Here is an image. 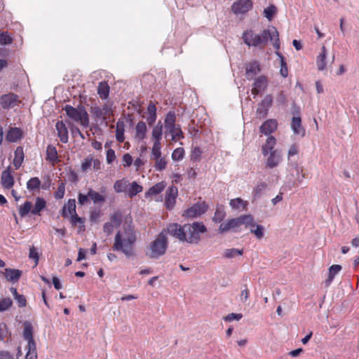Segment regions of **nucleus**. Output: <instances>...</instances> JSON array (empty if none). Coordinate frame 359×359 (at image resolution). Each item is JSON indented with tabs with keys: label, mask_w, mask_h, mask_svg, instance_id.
<instances>
[{
	"label": "nucleus",
	"mask_w": 359,
	"mask_h": 359,
	"mask_svg": "<svg viewBox=\"0 0 359 359\" xmlns=\"http://www.w3.org/2000/svg\"><path fill=\"white\" fill-rule=\"evenodd\" d=\"M242 39L248 46L263 48L270 40L276 50L280 49L279 33L273 26L264 29L261 34H256L253 30L248 29L243 33Z\"/></svg>",
	"instance_id": "f257e3e1"
},
{
	"label": "nucleus",
	"mask_w": 359,
	"mask_h": 359,
	"mask_svg": "<svg viewBox=\"0 0 359 359\" xmlns=\"http://www.w3.org/2000/svg\"><path fill=\"white\" fill-rule=\"evenodd\" d=\"M137 240L136 232L133 227L128 226L123 231H118L114 238L112 249L122 252L127 257L134 255V245Z\"/></svg>",
	"instance_id": "f03ea898"
},
{
	"label": "nucleus",
	"mask_w": 359,
	"mask_h": 359,
	"mask_svg": "<svg viewBox=\"0 0 359 359\" xmlns=\"http://www.w3.org/2000/svg\"><path fill=\"white\" fill-rule=\"evenodd\" d=\"M176 114L173 111H168L164 119L165 137L171 136V141L177 142L184 138V133L179 124H176Z\"/></svg>",
	"instance_id": "7ed1b4c3"
},
{
	"label": "nucleus",
	"mask_w": 359,
	"mask_h": 359,
	"mask_svg": "<svg viewBox=\"0 0 359 359\" xmlns=\"http://www.w3.org/2000/svg\"><path fill=\"white\" fill-rule=\"evenodd\" d=\"M207 231L206 226L203 222H195L193 224L184 225V242L190 244H198L201 241V233Z\"/></svg>",
	"instance_id": "20e7f679"
},
{
	"label": "nucleus",
	"mask_w": 359,
	"mask_h": 359,
	"mask_svg": "<svg viewBox=\"0 0 359 359\" xmlns=\"http://www.w3.org/2000/svg\"><path fill=\"white\" fill-rule=\"evenodd\" d=\"M168 238L165 231H161L151 242L149 247L147 255L151 258H158L165 253L168 248Z\"/></svg>",
	"instance_id": "39448f33"
},
{
	"label": "nucleus",
	"mask_w": 359,
	"mask_h": 359,
	"mask_svg": "<svg viewBox=\"0 0 359 359\" xmlns=\"http://www.w3.org/2000/svg\"><path fill=\"white\" fill-rule=\"evenodd\" d=\"M63 110L65 111L67 116L72 119L74 121L79 122L81 125L84 128H87L88 126V114L83 106L75 108L71 105L67 104L63 108Z\"/></svg>",
	"instance_id": "423d86ee"
},
{
	"label": "nucleus",
	"mask_w": 359,
	"mask_h": 359,
	"mask_svg": "<svg viewBox=\"0 0 359 359\" xmlns=\"http://www.w3.org/2000/svg\"><path fill=\"white\" fill-rule=\"evenodd\" d=\"M23 338L27 341V351L25 359H37L36 346L33 337V327L31 323L25 322Z\"/></svg>",
	"instance_id": "0eeeda50"
},
{
	"label": "nucleus",
	"mask_w": 359,
	"mask_h": 359,
	"mask_svg": "<svg viewBox=\"0 0 359 359\" xmlns=\"http://www.w3.org/2000/svg\"><path fill=\"white\" fill-rule=\"evenodd\" d=\"M248 219H249L248 215H244L237 218L228 219L225 222L220 224L218 229V232L221 234L224 233L229 231L238 232L239 231V228L242 225H245V223H248Z\"/></svg>",
	"instance_id": "6e6552de"
},
{
	"label": "nucleus",
	"mask_w": 359,
	"mask_h": 359,
	"mask_svg": "<svg viewBox=\"0 0 359 359\" xmlns=\"http://www.w3.org/2000/svg\"><path fill=\"white\" fill-rule=\"evenodd\" d=\"M294 116L291 121V128L295 135L304 137L306 133L304 128L302 125V119L300 117V110L297 106H294Z\"/></svg>",
	"instance_id": "1a4fd4ad"
},
{
	"label": "nucleus",
	"mask_w": 359,
	"mask_h": 359,
	"mask_svg": "<svg viewBox=\"0 0 359 359\" xmlns=\"http://www.w3.org/2000/svg\"><path fill=\"white\" fill-rule=\"evenodd\" d=\"M208 208V205L205 202H198L187 209L182 214V216L187 218H194L205 213Z\"/></svg>",
	"instance_id": "9d476101"
},
{
	"label": "nucleus",
	"mask_w": 359,
	"mask_h": 359,
	"mask_svg": "<svg viewBox=\"0 0 359 359\" xmlns=\"http://www.w3.org/2000/svg\"><path fill=\"white\" fill-rule=\"evenodd\" d=\"M21 103L19 95L13 93L2 95L0 97V105L4 109L13 108Z\"/></svg>",
	"instance_id": "9b49d317"
},
{
	"label": "nucleus",
	"mask_w": 359,
	"mask_h": 359,
	"mask_svg": "<svg viewBox=\"0 0 359 359\" xmlns=\"http://www.w3.org/2000/svg\"><path fill=\"white\" fill-rule=\"evenodd\" d=\"M161 231H165V236L167 234H170L181 242H184V239H185L184 225L181 226L177 223H171L168 224L167 228L165 229H163Z\"/></svg>",
	"instance_id": "f8f14e48"
},
{
	"label": "nucleus",
	"mask_w": 359,
	"mask_h": 359,
	"mask_svg": "<svg viewBox=\"0 0 359 359\" xmlns=\"http://www.w3.org/2000/svg\"><path fill=\"white\" fill-rule=\"evenodd\" d=\"M248 215L249 219H248V223L245 224V228L249 229L250 233H253L257 239H262L264 236V227L261 224H256L251 215Z\"/></svg>",
	"instance_id": "ddd939ff"
},
{
	"label": "nucleus",
	"mask_w": 359,
	"mask_h": 359,
	"mask_svg": "<svg viewBox=\"0 0 359 359\" xmlns=\"http://www.w3.org/2000/svg\"><path fill=\"white\" fill-rule=\"evenodd\" d=\"M252 6V0H238L233 3L231 11L236 15L244 14L251 10Z\"/></svg>",
	"instance_id": "4468645a"
},
{
	"label": "nucleus",
	"mask_w": 359,
	"mask_h": 359,
	"mask_svg": "<svg viewBox=\"0 0 359 359\" xmlns=\"http://www.w3.org/2000/svg\"><path fill=\"white\" fill-rule=\"evenodd\" d=\"M178 195V189L175 186L168 187L165 192V205L167 209L171 210L176 203V198Z\"/></svg>",
	"instance_id": "2eb2a0df"
},
{
	"label": "nucleus",
	"mask_w": 359,
	"mask_h": 359,
	"mask_svg": "<svg viewBox=\"0 0 359 359\" xmlns=\"http://www.w3.org/2000/svg\"><path fill=\"white\" fill-rule=\"evenodd\" d=\"M268 86V79L266 76H259L255 79L252 88V94L257 95L262 91H264Z\"/></svg>",
	"instance_id": "dca6fc26"
},
{
	"label": "nucleus",
	"mask_w": 359,
	"mask_h": 359,
	"mask_svg": "<svg viewBox=\"0 0 359 359\" xmlns=\"http://www.w3.org/2000/svg\"><path fill=\"white\" fill-rule=\"evenodd\" d=\"M76 208L75 199L69 198L61 210V216L65 218L69 215L70 217H73V215L76 214Z\"/></svg>",
	"instance_id": "f3484780"
},
{
	"label": "nucleus",
	"mask_w": 359,
	"mask_h": 359,
	"mask_svg": "<svg viewBox=\"0 0 359 359\" xmlns=\"http://www.w3.org/2000/svg\"><path fill=\"white\" fill-rule=\"evenodd\" d=\"M278 127V123L276 119H268L262 123L259 128L260 133L268 135L275 132Z\"/></svg>",
	"instance_id": "a211bd4d"
},
{
	"label": "nucleus",
	"mask_w": 359,
	"mask_h": 359,
	"mask_svg": "<svg viewBox=\"0 0 359 359\" xmlns=\"http://www.w3.org/2000/svg\"><path fill=\"white\" fill-rule=\"evenodd\" d=\"M261 71L260 65L257 61H253L246 65L245 77L248 80H252L256 74Z\"/></svg>",
	"instance_id": "6ab92c4d"
},
{
	"label": "nucleus",
	"mask_w": 359,
	"mask_h": 359,
	"mask_svg": "<svg viewBox=\"0 0 359 359\" xmlns=\"http://www.w3.org/2000/svg\"><path fill=\"white\" fill-rule=\"evenodd\" d=\"M1 182L3 187L11 189L14 184V177L11 172V167L4 170L1 173Z\"/></svg>",
	"instance_id": "aec40b11"
},
{
	"label": "nucleus",
	"mask_w": 359,
	"mask_h": 359,
	"mask_svg": "<svg viewBox=\"0 0 359 359\" xmlns=\"http://www.w3.org/2000/svg\"><path fill=\"white\" fill-rule=\"evenodd\" d=\"M57 135L62 143H67L69 140L68 130L63 121H57L55 126Z\"/></svg>",
	"instance_id": "412c9836"
},
{
	"label": "nucleus",
	"mask_w": 359,
	"mask_h": 359,
	"mask_svg": "<svg viewBox=\"0 0 359 359\" xmlns=\"http://www.w3.org/2000/svg\"><path fill=\"white\" fill-rule=\"evenodd\" d=\"M163 128V123L161 121H158L153 128L151 131V139L154 141V143L161 144Z\"/></svg>",
	"instance_id": "4be33fe9"
},
{
	"label": "nucleus",
	"mask_w": 359,
	"mask_h": 359,
	"mask_svg": "<svg viewBox=\"0 0 359 359\" xmlns=\"http://www.w3.org/2000/svg\"><path fill=\"white\" fill-rule=\"evenodd\" d=\"M156 110V104L150 102L147 109V113L148 114L147 121L149 126H152L156 122L157 118Z\"/></svg>",
	"instance_id": "5701e85b"
},
{
	"label": "nucleus",
	"mask_w": 359,
	"mask_h": 359,
	"mask_svg": "<svg viewBox=\"0 0 359 359\" xmlns=\"http://www.w3.org/2000/svg\"><path fill=\"white\" fill-rule=\"evenodd\" d=\"M147 127L144 121H139L135 126V138L142 141L146 138Z\"/></svg>",
	"instance_id": "b1692460"
},
{
	"label": "nucleus",
	"mask_w": 359,
	"mask_h": 359,
	"mask_svg": "<svg viewBox=\"0 0 359 359\" xmlns=\"http://www.w3.org/2000/svg\"><path fill=\"white\" fill-rule=\"evenodd\" d=\"M280 159L281 156L280 154L277 151H272L269 154V156L266 160V167L269 168H273L276 167L279 164Z\"/></svg>",
	"instance_id": "393cba45"
},
{
	"label": "nucleus",
	"mask_w": 359,
	"mask_h": 359,
	"mask_svg": "<svg viewBox=\"0 0 359 359\" xmlns=\"http://www.w3.org/2000/svg\"><path fill=\"white\" fill-rule=\"evenodd\" d=\"M46 160L50 162L53 165L58 161V154L55 147L50 144L47 147Z\"/></svg>",
	"instance_id": "a878e982"
},
{
	"label": "nucleus",
	"mask_w": 359,
	"mask_h": 359,
	"mask_svg": "<svg viewBox=\"0 0 359 359\" xmlns=\"http://www.w3.org/2000/svg\"><path fill=\"white\" fill-rule=\"evenodd\" d=\"M24 151L22 147H18L14 152V158L13 161V164L15 169H18L23 163L24 161Z\"/></svg>",
	"instance_id": "bb28decb"
},
{
	"label": "nucleus",
	"mask_w": 359,
	"mask_h": 359,
	"mask_svg": "<svg viewBox=\"0 0 359 359\" xmlns=\"http://www.w3.org/2000/svg\"><path fill=\"white\" fill-rule=\"evenodd\" d=\"M22 137V131L18 128H11L6 136V139L8 142H15L19 140Z\"/></svg>",
	"instance_id": "cd10ccee"
},
{
	"label": "nucleus",
	"mask_w": 359,
	"mask_h": 359,
	"mask_svg": "<svg viewBox=\"0 0 359 359\" xmlns=\"http://www.w3.org/2000/svg\"><path fill=\"white\" fill-rule=\"evenodd\" d=\"M46 207V201L44 198L37 197L36 198L35 204L32 210V215H40L41 212Z\"/></svg>",
	"instance_id": "c85d7f7f"
},
{
	"label": "nucleus",
	"mask_w": 359,
	"mask_h": 359,
	"mask_svg": "<svg viewBox=\"0 0 359 359\" xmlns=\"http://www.w3.org/2000/svg\"><path fill=\"white\" fill-rule=\"evenodd\" d=\"M276 143V140L273 136H269L266 141V143L262 146V151L264 156H266L269 153H271L272 151H276L273 149Z\"/></svg>",
	"instance_id": "c756f323"
},
{
	"label": "nucleus",
	"mask_w": 359,
	"mask_h": 359,
	"mask_svg": "<svg viewBox=\"0 0 359 359\" xmlns=\"http://www.w3.org/2000/svg\"><path fill=\"white\" fill-rule=\"evenodd\" d=\"M124 131H125L124 121L118 119L116 124V139L120 143H122L124 142V140H125Z\"/></svg>",
	"instance_id": "7c9ffc66"
},
{
	"label": "nucleus",
	"mask_w": 359,
	"mask_h": 359,
	"mask_svg": "<svg viewBox=\"0 0 359 359\" xmlns=\"http://www.w3.org/2000/svg\"><path fill=\"white\" fill-rule=\"evenodd\" d=\"M70 222L73 226H77L79 233L85 231V218L75 214L73 217H70Z\"/></svg>",
	"instance_id": "2f4dec72"
},
{
	"label": "nucleus",
	"mask_w": 359,
	"mask_h": 359,
	"mask_svg": "<svg viewBox=\"0 0 359 359\" xmlns=\"http://www.w3.org/2000/svg\"><path fill=\"white\" fill-rule=\"evenodd\" d=\"M22 275V271L19 269H6L5 270V276L8 281L17 282Z\"/></svg>",
	"instance_id": "473e14b6"
},
{
	"label": "nucleus",
	"mask_w": 359,
	"mask_h": 359,
	"mask_svg": "<svg viewBox=\"0 0 359 359\" xmlns=\"http://www.w3.org/2000/svg\"><path fill=\"white\" fill-rule=\"evenodd\" d=\"M88 196L94 204L103 203L106 200L104 195L95 191L91 188L88 189Z\"/></svg>",
	"instance_id": "72a5a7b5"
},
{
	"label": "nucleus",
	"mask_w": 359,
	"mask_h": 359,
	"mask_svg": "<svg viewBox=\"0 0 359 359\" xmlns=\"http://www.w3.org/2000/svg\"><path fill=\"white\" fill-rule=\"evenodd\" d=\"M326 55L327 51L325 46L322 47L321 53L317 57L316 65L319 71H323L326 68Z\"/></svg>",
	"instance_id": "f704fd0d"
},
{
	"label": "nucleus",
	"mask_w": 359,
	"mask_h": 359,
	"mask_svg": "<svg viewBox=\"0 0 359 359\" xmlns=\"http://www.w3.org/2000/svg\"><path fill=\"white\" fill-rule=\"evenodd\" d=\"M165 186L166 184L165 182L162 181L161 182H158L149 189V190L146 193V196L157 195L164 190Z\"/></svg>",
	"instance_id": "c9c22d12"
},
{
	"label": "nucleus",
	"mask_w": 359,
	"mask_h": 359,
	"mask_svg": "<svg viewBox=\"0 0 359 359\" xmlns=\"http://www.w3.org/2000/svg\"><path fill=\"white\" fill-rule=\"evenodd\" d=\"M109 86L106 81L100 82L97 87V94L102 100L107 99L109 96Z\"/></svg>",
	"instance_id": "e433bc0d"
},
{
	"label": "nucleus",
	"mask_w": 359,
	"mask_h": 359,
	"mask_svg": "<svg viewBox=\"0 0 359 359\" xmlns=\"http://www.w3.org/2000/svg\"><path fill=\"white\" fill-rule=\"evenodd\" d=\"M19 215L21 217H26L29 213L32 214V203L27 201L22 205H20L18 208Z\"/></svg>",
	"instance_id": "4c0bfd02"
},
{
	"label": "nucleus",
	"mask_w": 359,
	"mask_h": 359,
	"mask_svg": "<svg viewBox=\"0 0 359 359\" xmlns=\"http://www.w3.org/2000/svg\"><path fill=\"white\" fill-rule=\"evenodd\" d=\"M229 205L233 209L242 208L243 210H245L248 205V202L243 201L241 198H236L231 199L229 202Z\"/></svg>",
	"instance_id": "58836bf2"
},
{
	"label": "nucleus",
	"mask_w": 359,
	"mask_h": 359,
	"mask_svg": "<svg viewBox=\"0 0 359 359\" xmlns=\"http://www.w3.org/2000/svg\"><path fill=\"white\" fill-rule=\"evenodd\" d=\"M276 55L278 56L280 59V74L281 76L284 78L287 76L288 74V69L287 67V62L284 57V56L279 53L278 50L276 52Z\"/></svg>",
	"instance_id": "ea45409f"
},
{
	"label": "nucleus",
	"mask_w": 359,
	"mask_h": 359,
	"mask_svg": "<svg viewBox=\"0 0 359 359\" xmlns=\"http://www.w3.org/2000/svg\"><path fill=\"white\" fill-rule=\"evenodd\" d=\"M226 212L222 206L217 205L212 217V221L215 223H220L225 217Z\"/></svg>",
	"instance_id": "a19ab883"
},
{
	"label": "nucleus",
	"mask_w": 359,
	"mask_h": 359,
	"mask_svg": "<svg viewBox=\"0 0 359 359\" xmlns=\"http://www.w3.org/2000/svg\"><path fill=\"white\" fill-rule=\"evenodd\" d=\"M142 187L140 184H138L136 182H133L130 184V188L128 191V196L130 198H133L135 196H136L137 194L142 191Z\"/></svg>",
	"instance_id": "79ce46f5"
},
{
	"label": "nucleus",
	"mask_w": 359,
	"mask_h": 359,
	"mask_svg": "<svg viewBox=\"0 0 359 359\" xmlns=\"http://www.w3.org/2000/svg\"><path fill=\"white\" fill-rule=\"evenodd\" d=\"M266 187H267V184L266 182H258L252 191V195H253L254 198H259L262 196V194H263V192L264 191V190L266 189Z\"/></svg>",
	"instance_id": "37998d69"
},
{
	"label": "nucleus",
	"mask_w": 359,
	"mask_h": 359,
	"mask_svg": "<svg viewBox=\"0 0 359 359\" xmlns=\"http://www.w3.org/2000/svg\"><path fill=\"white\" fill-rule=\"evenodd\" d=\"M341 270V266L339 264H333L329 268L328 278L326 280L327 283H330L335 275Z\"/></svg>",
	"instance_id": "c03bdc74"
},
{
	"label": "nucleus",
	"mask_w": 359,
	"mask_h": 359,
	"mask_svg": "<svg viewBox=\"0 0 359 359\" xmlns=\"http://www.w3.org/2000/svg\"><path fill=\"white\" fill-rule=\"evenodd\" d=\"M128 181L125 179L116 180L114 184V189L116 193H121L126 191Z\"/></svg>",
	"instance_id": "a18cd8bd"
},
{
	"label": "nucleus",
	"mask_w": 359,
	"mask_h": 359,
	"mask_svg": "<svg viewBox=\"0 0 359 359\" xmlns=\"http://www.w3.org/2000/svg\"><path fill=\"white\" fill-rule=\"evenodd\" d=\"M40 185H41V181L38 177H32L27 182V188L30 191L39 189L40 187Z\"/></svg>",
	"instance_id": "49530a36"
},
{
	"label": "nucleus",
	"mask_w": 359,
	"mask_h": 359,
	"mask_svg": "<svg viewBox=\"0 0 359 359\" xmlns=\"http://www.w3.org/2000/svg\"><path fill=\"white\" fill-rule=\"evenodd\" d=\"M13 41V37L8 34V32H3L0 34V45H9L11 44Z\"/></svg>",
	"instance_id": "de8ad7c7"
},
{
	"label": "nucleus",
	"mask_w": 359,
	"mask_h": 359,
	"mask_svg": "<svg viewBox=\"0 0 359 359\" xmlns=\"http://www.w3.org/2000/svg\"><path fill=\"white\" fill-rule=\"evenodd\" d=\"M155 165L154 168L158 171H162L165 169L168 162L164 157H159L158 158H154Z\"/></svg>",
	"instance_id": "09e8293b"
},
{
	"label": "nucleus",
	"mask_w": 359,
	"mask_h": 359,
	"mask_svg": "<svg viewBox=\"0 0 359 359\" xmlns=\"http://www.w3.org/2000/svg\"><path fill=\"white\" fill-rule=\"evenodd\" d=\"M161 144L154 143L150 158L151 160L161 156Z\"/></svg>",
	"instance_id": "8fccbe9b"
},
{
	"label": "nucleus",
	"mask_w": 359,
	"mask_h": 359,
	"mask_svg": "<svg viewBox=\"0 0 359 359\" xmlns=\"http://www.w3.org/2000/svg\"><path fill=\"white\" fill-rule=\"evenodd\" d=\"M243 253V250H238L236 248L226 249L224 251V257L226 258H233L236 256H241Z\"/></svg>",
	"instance_id": "3c124183"
},
{
	"label": "nucleus",
	"mask_w": 359,
	"mask_h": 359,
	"mask_svg": "<svg viewBox=\"0 0 359 359\" xmlns=\"http://www.w3.org/2000/svg\"><path fill=\"white\" fill-rule=\"evenodd\" d=\"M65 183L62 180H60L58 187L54 193V197L56 199H62L65 196Z\"/></svg>",
	"instance_id": "603ef678"
},
{
	"label": "nucleus",
	"mask_w": 359,
	"mask_h": 359,
	"mask_svg": "<svg viewBox=\"0 0 359 359\" xmlns=\"http://www.w3.org/2000/svg\"><path fill=\"white\" fill-rule=\"evenodd\" d=\"M184 156V149L182 147H178L174 149L172 153V158L175 161H181Z\"/></svg>",
	"instance_id": "864d4df0"
},
{
	"label": "nucleus",
	"mask_w": 359,
	"mask_h": 359,
	"mask_svg": "<svg viewBox=\"0 0 359 359\" xmlns=\"http://www.w3.org/2000/svg\"><path fill=\"white\" fill-rule=\"evenodd\" d=\"M13 302L11 298H4L0 300V311H4L12 306Z\"/></svg>",
	"instance_id": "5fc2aeb1"
},
{
	"label": "nucleus",
	"mask_w": 359,
	"mask_h": 359,
	"mask_svg": "<svg viewBox=\"0 0 359 359\" xmlns=\"http://www.w3.org/2000/svg\"><path fill=\"white\" fill-rule=\"evenodd\" d=\"M29 257L30 259H33L34 260L35 266H36L39 264V255L36 248L34 246H32L29 248Z\"/></svg>",
	"instance_id": "6e6d98bb"
},
{
	"label": "nucleus",
	"mask_w": 359,
	"mask_h": 359,
	"mask_svg": "<svg viewBox=\"0 0 359 359\" xmlns=\"http://www.w3.org/2000/svg\"><path fill=\"white\" fill-rule=\"evenodd\" d=\"M276 11V8L274 5H271L266 8L264 9V16L269 19L271 20L273 17V15L275 14Z\"/></svg>",
	"instance_id": "4d7b16f0"
},
{
	"label": "nucleus",
	"mask_w": 359,
	"mask_h": 359,
	"mask_svg": "<svg viewBox=\"0 0 359 359\" xmlns=\"http://www.w3.org/2000/svg\"><path fill=\"white\" fill-rule=\"evenodd\" d=\"M273 103V97L271 95H267L265 96V97L262 100L261 103L259 104L261 106H263L265 107V109L269 108Z\"/></svg>",
	"instance_id": "13d9d810"
},
{
	"label": "nucleus",
	"mask_w": 359,
	"mask_h": 359,
	"mask_svg": "<svg viewBox=\"0 0 359 359\" xmlns=\"http://www.w3.org/2000/svg\"><path fill=\"white\" fill-rule=\"evenodd\" d=\"M243 315L241 313H231L224 317V320L226 322H231L233 320H239L242 318Z\"/></svg>",
	"instance_id": "bf43d9fd"
},
{
	"label": "nucleus",
	"mask_w": 359,
	"mask_h": 359,
	"mask_svg": "<svg viewBox=\"0 0 359 359\" xmlns=\"http://www.w3.org/2000/svg\"><path fill=\"white\" fill-rule=\"evenodd\" d=\"M93 162V158L90 156H87L86 158H84L83 161L81 164V170L83 171H87L88 169H89L92 165Z\"/></svg>",
	"instance_id": "052dcab7"
},
{
	"label": "nucleus",
	"mask_w": 359,
	"mask_h": 359,
	"mask_svg": "<svg viewBox=\"0 0 359 359\" xmlns=\"http://www.w3.org/2000/svg\"><path fill=\"white\" fill-rule=\"evenodd\" d=\"M122 161L124 167H129L132 165L133 159L132 156L127 153L123 156Z\"/></svg>",
	"instance_id": "680f3d73"
},
{
	"label": "nucleus",
	"mask_w": 359,
	"mask_h": 359,
	"mask_svg": "<svg viewBox=\"0 0 359 359\" xmlns=\"http://www.w3.org/2000/svg\"><path fill=\"white\" fill-rule=\"evenodd\" d=\"M267 112H268V109H265V107H264L263 106H261L260 104H259V107L257 109V111H256L257 116L259 118H264L266 116Z\"/></svg>",
	"instance_id": "e2e57ef3"
},
{
	"label": "nucleus",
	"mask_w": 359,
	"mask_h": 359,
	"mask_svg": "<svg viewBox=\"0 0 359 359\" xmlns=\"http://www.w3.org/2000/svg\"><path fill=\"white\" fill-rule=\"evenodd\" d=\"M106 158H107V162L109 164H110L113 161H114V160L116 159V154H115L114 150H113L112 149H109L107 151Z\"/></svg>",
	"instance_id": "0e129e2a"
},
{
	"label": "nucleus",
	"mask_w": 359,
	"mask_h": 359,
	"mask_svg": "<svg viewBox=\"0 0 359 359\" xmlns=\"http://www.w3.org/2000/svg\"><path fill=\"white\" fill-rule=\"evenodd\" d=\"M89 198H90L88 196V193L86 195L83 194L81 193H79L78 194V202L79 204L81 205H85L88 201Z\"/></svg>",
	"instance_id": "69168bd1"
},
{
	"label": "nucleus",
	"mask_w": 359,
	"mask_h": 359,
	"mask_svg": "<svg viewBox=\"0 0 359 359\" xmlns=\"http://www.w3.org/2000/svg\"><path fill=\"white\" fill-rule=\"evenodd\" d=\"M245 287V288L241 291L240 294V299L242 302H245L248 299L250 295L249 290L246 285Z\"/></svg>",
	"instance_id": "338daca9"
},
{
	"label": "nucleus",
	"mask_w": 359,
	"mask_h": 359,
	"mask_svg": "<svg viewBox=\"0 0 359 359\" xmlns=\"http://www.w3.org/2000/svg\"><path fill=\"white\" fill-rule=\"evenodd\" d=\"M111 220L112 223H114L116 226H118L121 222V215L118 212L114 213L111 217Z\"/></svg>",
	"instance_id": "774afa93"
}]
</instances>
